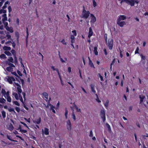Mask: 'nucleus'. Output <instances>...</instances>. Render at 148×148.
<instances>
[{"label":"nucleus","mask_w":148,"mask_h":148,"mask_svg":"<svg viewBox=\"0 0 148 148\" xmlns=\"http://www.w3.org/2000/svg\"><path fill=\"white\" fill-rule=\"evenodd\" d=\"M84 9L82 12V17L85 18H87L89 16L90 14L89 11H86L85 10L84 7H83Z\"/></svg>","instance_id":"f257e3e1"},{"label":"nucleus","mask_w":148,"mask_h":148,"mask_svg":"<svg viewBox=\"0 0 148 148\" xmlns=\"http://www.w3.org/2000/svg\"><path fill=\"white\" fill-rule=\"evenodd\" d=\"M106 43V45L109 47V49H112L113 46V40L112 39H109L108 42Z\"/></svg>","instance_id":"f03ea898"},{"label":"nucleus","mask_w":148,"mask_h":148,"mask_svg":"<svg viewBox=\"0 0 148 148\" xmlns=\"http://www.w3.org/2000/svg\"><path fill=\"white\" fill-rule=\"evenodd\" d=\"M5 79L10 84L12 83L13 81H15V79L12 77L7 76L5 77Z\"/></svg>","instance_id":"7ed1b4c3"},{"label":"nucleus","mask_w":148,"mask_h":148,"mask_svg":"<svg viewBox=\"0 0 148 148\" xmlns=\"http://www.w3.org/2000/svg\"><path fill=\"white\" fill-rule=\"evenodd\" d=\"M101 116L103 119V122L106 121L105 113L104 110H101Z\"/></svg>","instance_id":"20e7f679"},{"label":"nucleus","mask_w":148,"mask_h":148,"mask_svg":"<svg viewBox=\"0 0 148 148\" xmlns=\"http://www.w3.org/2000/svg\"><path fill=\"white\" fill-rule=\"evenodd\" d=\"M66 126L68 130H71V124L70 121L69 120L66 121Z\"/></svg>","instance_id":"39448f33"},{"label":"nucleus","mask_w":148,"mask_h":148,"mask_svg":"<svg viewBox=\"0 0 148 148\" xmlns=\"http://www.w3.org/2000/svg\"><path fill=\"white\" fill-rule=\"evenodd\" d=\"M116 23L117 24L121 27H123L126 24L125 22L124 21L117 20Z\"/></svg>","instance_id":"423d86ee"},{"label":"nucleus","mask_w":148,"mask_h":148,"mask_svg":"<svg viewBox=\"0 0 148 148\" xmlns=\"http://www.w3.org/2000/svg\"><path fill=\"white\" fill-rule=\"evenodd\" d=\"M126 18V16L124 15H120L117 20L121 21L124 20Z\"/></svg>","instance_id":"0eeeda50"},{"label":"nucleus","mask_w":148,"mask_h":148,"mask_svg":"<svg viewBox=\"0 0 148 148\" xmlns=\"http://www.w3.org/2000/svg\"><path fill=\"white\" fill-rule=\"evenodd\" d=\"M90 15L92 17L90 22L92 23H94L96 21V17L92 14H91Z\"/></svg>","instance_id":"6e6552de"},{"label":"nucleus","mask_w":148,"mask_h":148,"mask_svg":"<svg viewBox=\"0 0 148 148\" xmlns=\"http://www.w3.org/2000/svg\"><path fill=\"white\" fill-rule=\"evenodd\" d=\"M90 86L92 92L94 94H95L96 92V91L95 89V85L93 84H91Z\"/></svg>","instance_id":"1a4fd4ad"},{"label":"nucleus","mask_w":148,"mask_h":148,"mask_svg":"<svg viewBox=\"0 0 148 148\" xmlns=\"http://www.w3.org/2000/svg\"><path fill=\"white\" fill-rule=\"evenodd\" d=\"M5 29L7 31H9L10 33H13L14 32L13 29L12 27H8L5 28Z\"/></svg>","instance_id":"9d476101"},{"label":"nucleus","mask_w":148,"mask_h":148,"mask_svg":"<svg viewBox=\"0 0 148 148\" xmlns=\"http://www.w3.org/2000/svg\"><path fill=\"white\" fill-rule=\"evenodd\" d=\"M93 32L92 29L91 27L89 28V32L88 34V37L90 38V37L92 35Z\"/></svg>","instance_id":"9b49d317"},{"label":"nucleus","mask_w":148,"mask_h":148,"mask_svg":"<svg viewBox=\"0 0 148 148\" xmlns=\"http://www.w3.org/2000/svg\"><path fill=\"white\" fill-rule=\"evenodd\" d=\"M18 96L19 99H20V101L23 103H24L23 99L21 95V92H18Z\"/></svg>","instance_id":"f8f14e48"},{"label":"nucleus","mask_w":148,"mask_h":148,"mask_svg":"<svg viewBox=\"0 0 148 148\" xmlns=\"http://www.w3.org/2000/svg\"><path fill=\"white\" fill-rule=\"evenodd\" d=\"M14 127L12 124H10L8 127V129L10 131H12L13 130Z\"/></svg>","instance_id":"ddd939ff"},{"label":"nucleus","mask_w":148,"mask_h":148,"mask_svg":"<svg viewBox=\"0 0 148 148\" xmlns=\"http://www.w3.org/2000/svg\"><path fill=\"white\" fill-rule=\"evenodd\" d=\"M13 67L12 66H8L6 68V70L9 72L12 71H13Z\"/></svg>","instance_id":"4468645a"},{"label":"nucleus","mask_w":148,"mask_h":148,"mask_svg":"<svg viewBox=\"0 0 148 148\" xmlns=\"http://www.w3.org/2000/svg\"><path fill=\"white\" fill-rule=\"evenodd\" d=\"M139 98L140 99V103H141L143 101L144 99L145 98V96L142 95H139Z\"/></svg>","instance_id":"2eb2a0df"},{"label":"nucleus","mask_w":148,"mask_h":148,"mask_svg":"<svg viewBox=\"0 0 148 148\" xmlns=\"http://www.w3.org/2000/svg\"><path fill=\"white\" fill-rule=\"evenodd\" d=\"M3 49L5 51H10L11 48L10 47L5 46L3 47Z\"/></svg>","instance_id":"dca6fc26"},{"label":"nucleus","mask_w":148,"mask_h":148,"mask_svg":"<svg viewBox=\"0 0 148 148\" xmlns=\"http://www.w3.org/2000/svg\"><path fill=\"white\" fill-rule=\"evenodd\" d=\"M6 93V92L5 90L3 88H2L1 91V93L4 96L5 98H6L5 96Z\"/></svg>","instance_id":"f3484780"},{"label":"nucleus","mask_w":148,"mask_h":148,"mask_svg":"<svg viewBox=\"0 0 148 148\" xmlns=\"http://www.w3.org/2000/svg\"><path fill=\"white\" fill-rule=\"evenodd\" d=\"M49 130L48 128H45L44 129V133L46 135H48L49 134Z\"/></svg>","instance_id":"a211bd4d"},{"label":"nucleus","mask_w":148,"mask_h":148,"mask_svg":"<svg viewBox=\"0 0 148 148\" xmlns=\"http://www.w3.org/2000/svg\"><path fill=\"white\" fill-rule=\"evenodd\" d=\"M12 95L14 96L16 99L18 100L19 99L18 94L17 93L13 92Z\"/></svg>","instance_id":"6ab92c4d"},{"label":"nucleus","mask_w":148,"mask_h":148,"mask_svg":"<svg viewBox=\"0 0 148 148\" xmlns=\"http://www.w3.org/2000/svg\"><path fill=\"white\" fill-rule=\"evenodd\" d=\"M71 43H74L75 42V40H74L75 37L73 35H71Z\"/></svg>","instance_id":"aec40b11"},{"label":"nucleus","mask_w":148,"mask_h":148,"mask_svg":"<svg viewBox=\"0 0 148 148\" xmlns=\"http://www.w3.org/2000/svg\"><path fill=\"white\" fill-rule=\"evenodd\" d=\"M41 121V118H39V119L38 120H37L36 121H33V122L34 123H36L37 124H39Z\"/></svg>","instance_id":"412c9836"},{"label":"nucleus","mask_w":148,"mask_h":148,"mask_svg":"<svg viewBox=\"0 0 148 148\" xmlns=\"http://www.w3.org/2000/svg\"><path fill=\"white\" fill-rule=\"evenodd\" d=\"M18 92H22V90L21 89V87L20 85L17 88Z\"/></svg>","instance_id":"4be33fe9"},{"label":"nucleus","mask_w":148,"mask_h":148,"mask_svg":"<svg viewBox=\"0 0 148 148\" xmlns=\"http://www.w3.org/2000/svg\"><path fill=\"white\" fill-rule=\"evenodd\" d=\"M6 101V100L3 98H0V103H4Z\"/></svg>","instance_id":"5701e85b"},{"label":"nucleus","mask_w":148,"mask_h":148,"mask_svg":"<svg viewBox=\"0 0 148 148\" xmlns=\"http://www.w3.org/2000/svg\"><path fill=\"white\" fill-rule=\"evenodd\" d=\"M47 99H48V94L46 92H43L42 94Z\"/></svg>","instance_id":"b1692460"},{"label":"nucleus","mask_w":148,"mask_h":148,"mask_svg":"<svg viewBox=\"0 0 148 148\" xmlns=\"http://www.w3.org/2000/svg\"><path fill=\"white\" fill-rule=\"evenodd\" d=\"M8 60L12 63H14L13 59L12 57H9L8 59Z\"/></svg>","instance_id":"393cba45"},{"label":"nucleus","mask_w":148,"mask_h":148,"mask_svg":"<svg viewBox=\"0 0 148 148\" xmlns=\"http://www.w3.org/2000/svg\"><path fill=\"white\" fill-rule=\"evenodd\" d=\"M94 52L95 54L96 55H98V52L97 51V47H95L94 48Z\"/></svg>","instance_id":"a878e982"},{"label":"nucleus","mask_w":148,"mask_h":148,"mask_svg":"<svg viewBox=\"0 0 148 148\" xmlns=\"http://www.w3.org/2000/svg\"><path fill=\"white\" fill-rule=\"evenodd\" d=\"M71 108L73 110L72 117L74 119V120H76V117H75V114L74 113V112H73L74 110L73 109V108H72V107H71Z\"/></svg>","instance_id":"bb28decb"},{"label":"nucleus","mask_w":148,"mask_h":148,"mask_svg":"<svg viewBox=\"0 0 148 148\" xmlns=\"http://www.w3.org/2000/svg\"><path fill=\"white\" fill-rule=\"evenodd\" d=\"M89 64L90 65V66L91 67L95 68L94 64L92 62L91 60H90V61H89Z\"/></svg>","instance_id":"cd10ccee"},{"label":"nucleus","mask_w":148,"mask_h":148,"mask_svg":"<svg viewBox=\"0 0 148 148\" xmlns=\"http://www.w3.org/2000/svg\"><path fill=\"white\" fill-rule=\"evenodd\" d=\"M0 58L3 59H5L6 58L5 55L3 54H2L0 55Z\"/></svg>","instance_id":"c85d7f7f"},{"label":"nucleus","mask_w":148,"mask_h":148,"mask_svg":"<svg viewBox=\"0 0 148 148\" xmlns=\"http://www.w3.org/2000/svg\"><path fill=\"white\" fill-rule=\"evenodd\" d=\"M109 101L108 100H107L106 102L104 104L106 108L108 107Z\"/></svg>","instance_id":"c756f323"},{"label":"nucleus","mask_w":148,"mask_h":148,"mask_svg":"<svg viewBox=\"0 0 148 148\" xmlns=\"http://www.w3.org/2000/svg\"><path fill=\"white\" fill-rule=\"evenodd\" d=\"M14 63L15 64H17V58L16 56V55H14Z\"/></svg>","instance_id":"7c9ffc66"},{"label":"nucleus","mask_w":148,"mask_h":148,"mask_svg":"<svg viewBox=\"0 0 148 148\" xmlns=\"http://www.w3.org/2000/svg\"><path fill=\"white\" fill-rule=\"evenodd\" d=\"M3 23L4 26V27L5 28L7 27L8 26V22H2Z\"/></svg>","instance_id":"2f4dec72"},{"label":"nucleus","mask_w":148,"mask_h":148,"mask_svg":"<svg viewBox=\"0 0 148 148\" xmlns=\"http://www.w3.org/2000/svg\"><path fill=\"white\" fill-rule=\"evenodd\" d=\"M7 97V98H6L7 100V101L9 102H11L12 101V99H11V97H10V96L7 97Z\"/></svg>","instance_id":"473e14b6"},{"label":"nucleus","mask_w":148,"mask_h":148,"mask_svg":"<svg viewBox=\"0 0 148 148\" xmlns=\"http://www.w3.org/2000/svg\"><path fill=\"white\" fill-rule=\"evenodd\" d=\"M65 116L66 117V119H67V116L68 113V111L66 108H65Z\"/></svg>","instance_id":"72a5a7b5"},{"label":"nucleus","mask_w":148,"mask_h":148,"mask_svg":"<svg viewBox=\"0 0 148 148\" xmlns=\"http://www.w3.org/2000/svg\"><path fill=\"white\" fill-rule=\"evenodd\" d=\"M1 113L3 117V118H5L6 117V114L5 112V111H3L1 112Z\"/></svg>","instance_id":"f704fd0d"},{"label":"nucleus","mask_w":148,"mask_h":148,"mask_svg":"<svg viewBox=\"0 0 148 148\" xmlns=\"http://www.w3.org/2000/svg\"><path fill=\"white\" fill-rule=\"evenodd\" d=\"M7 138L9 140H10L13 141H16L15 140H13L11 139V136H9V135H7Z\"/></svg>","instance_id":"c9c22d12"},{"label":"nucleus","mask_w":148,"mask_h":148,"mask_svg":"<svg viewBox=\"0 0 148 148\" xmlns=\"http://www.w3.org/2000/svg\"><path fill=\"white\" fill-rule=\"evenodd\" d=\"M4 53L8 56H10L11 55V53L9 51H5L4 52Z\"/></svg>","instance_id":"e433bc0d"},{"label":"nucleus","mask_w":148,"mask_h":148,"mask_svg":"<svg viewBox=\"0 0 148 148\" xmlns=\"http://www.w3.org/2000/svg\"><path fill=\"white\" fill-rule=\"evenodd\" d=\"M93 5L94 7H95L97 6L96 2L95 0H92Z\"/></svg>","instance_id":"4c0bfd02"},{"label":"nucleus","mask_w":148,"mask_h":148,"mask_svg":"<svg viewBox=\"0 0 148 148\" xmlns=\"http://www.w3.org/2000/svg\"><path fill=\"white\" fill-rule=\"evenodd\" d=\"M106 126L108 128V130L109 131H110L111 130V128L110 126L108 124V123H106Z\"/></svg>","instance_id":"58836bf2"},{"label":"nucleus","mask_w":148,"mask_h":148,"mask_svg":"<svg viewBox=\"0 0 148 148\" xmlns=\"http://www.w3.org/2000/svg\"><path fill=\"white\" fill-rule=\"evenodd\" d=\"M13 103L15 105H16L18 106H20V104L17 101H14L13 102Z\"/></svg>","instance_id":"ea45409f"},{"label":"nucleus","mask_w":148,"mask_h":148,"mask_svg":"<svg viewBox=\"0 0 148 148\" xmlns=\"http://www.w3.org/2000/svg\"><path fill=\"white\" fill-rule=\"evenodd\" d=\"M6 37H7V39L8 40L10 39L11 40H12L11 39V35H9L8 34H7L6 35Z\"/></svg>","instance_id":"a19ab883"},{"label":"nucleus","mask_w":148,"mask_h":148,"mask_svg":"<svg viewBox=\"0 0 148 148\" xmlns=\"http://www.w3.org/2000/svg\"><path fill=\"white\" fill-rule=\"evenodd\" d=\"M74 106L75 107V108L76 109L77 111V112H81L80 109H78L77 106H76L75 105Z\"/></svg>","instance_id":"79ce46f5"},{"label":"nucleus","mask_w":148,"mask_h":148,"mask_svg":"<svg viewBox=\"0 0 148 148\" xmlns=\"http://www.w3.org/2000/svg\"><path fill=\"white\" fill-rule=\"evenodd\" d=\"M6 11L5 10L3 9L1 10H0V14L2 13H6Z\"/></svg>","instance_id":"37998d69"},{"label":"nucleus","mask_w":148,"mask_h":148,"mask_svg":"<svg viewBox=\"0 0 148 148\" xmlns=\"http://www.w3.org/2000/svg\"><path fill=\"white\" fill-rule=\"evenodd\" d=\"M8 64L9 66H12L13 67H15V66L13 64L10 62L8 63Z\"/></svg>","instance_id":"c03bdc74"},{"label":"nucleus","mask_w":148,"mask_h":148,"mask_svg":"<svg viewBox=\"0 0 148 148\" xmlns=\"http://www.w3.org/2000/svg\"><path fill=\"white\" fill-rule=\"evenodd\" d=\"M61 42L64 45H66V43L65 42V41L64 39H63L61 41Z\"/></svg>","instance_id":"a18cd8bd"},{"label":"nucleus","mask_w":148,"mask_h":148,"mask_svg":"<svg viewBox=\"0 0 148 148\" xmlns=\"http://www.w3.org/2000/svg\"><path fill=\"white\" fill-rule=\"evenodd\" d=\"M15 110L18 112H19L20 110V108L18 107H16L15 108Z\"/></svg>","instance_id":"49530a36"},{"label":"nucleus","mask_w":148,"mask_h":148,"mask_svg":"<svg viewBox=\"0 0 148 148\" xmlns=\"http://www.w3.org/2000/svg\"><path fill=\"white\" fill-rule=\"evenodd\" d=\"M11 73L13 75H14L15 76H16V77H19L18 76V75L16 74V73L15 72H12Z\"/></svg>","instance_id":"de8ad7c7"},{"label":"nucleus","mask_w":148,"mask_h":148,"mask_svg":"<svg viewBox=\"0 0 148 148\" xmlns=\"http://www.w3.org/2000/svg\"><path fill=\"white\" fill-rule=\"evenodd\" d=\"M20 132L22 133H26L27 132L26 130L22 129H20Z\"/></svg>","instance_id":"09e8293b"},{"label":"nucleus","mask_w":148,"mask_h":148,"mask_svg":"<svg viewBox=\"0 0 148 148\" xmlns=\"http://www.w3.org/2000/svg\"><path fill=\"white\" fill-rule=\"evenodd\" d=\"M7 20V17H3V19H2V22H3L5 21H6Z\"/></svg>","instance_id":"8fccbe9b"},{"label":"nucleus","mask_w":148,"mask_h":148,"mask_svg":"<svg viewBox=\"0 0 148 148\" xmlns=\"http://www.w3.org/2000/svg\"><path fill=\"white\" fill-rule=\"evenodd\" d=\"M11 43L12 44V46L14 48L16 46V44L14 41H12L11 42Z\"/></svg>","instance_id":"3c124183"},{"label":"nucleus","mask_w":148,"mask_h":148,"mask_svg":"<svg viewBox=\"0 0 148 148\" xmlns=\"http://www.w3.org/2000/svg\"><path fill=\"white\" fill-rule=\"evenodd\" d=\"M11 52L12 53V54L13 55V56L16 55V52L14 50L12 49L11 51Z\"/></svg>","instance_id":"603ef678"},{"label":"nucleus","mask_w":148,"mask_h":148,"mask_svg":"<svg viewBox=\"0 0 148 148\" xmlns=\"http://www.w3.org/2000/svg\"><path fill=\"white\" fill-rule=\"evenodd\" d=\"M14 109H13V108H10L8 109V111L10 112H13V111H14Z\"/></svg>","instance_id":"864d4df0"},{"label":"nucleus","mask_w":148,"mask_h":148,"mask_svg":"<svg viewBox=\"0 0 148 148\" xmlns=\"http://www.w3.org/2000/svg\"><path fill=\"white\" fill-rule=\"evenodd\" d=\"M98 75L100 77L101 80L102 81L103 80V77L101 75L100 73L98 74Z\"/></svg>","instance_id":"5fc2aeb1"},{"label":"nucleus","mask_w":148,"mask_h":148,"mask_svg":"<svg viewBox=\"0 0 148 148\" xmlns=\"http://www.w3.org/2000/svg\"><path fill=\"white\" fill-rule=\"evenodd\" d=\"M22 94L23 96V98L24 99V101H25L26 100V99H25V92H22Z\"/></svg>","instance_id":"6e6d98bb"},{"label":"nucleus","mask_w":148,"mask_h":148,"mask_svg":"<svg viewBox=\"0 0 148 148\" xmlns=\"http://www.w3.org/2000/svg\"><path fill=\"white\" fill-rule=\"evenodd\" d=\"M89 136L90 137H92L93 136V134L92 130H91Z\"/></svg>","instance_id":"4d7b16f0"},{"label":"nucleus","mask_w":148,"mask_h":148,"mask_svg":"<svg viewBox=\"0 0 148 148\" xmlns=\"http://www.w3.org/2000/svg\"><path fill=\"white\" fill-rule=\"evenodd\" d=\"M139 50V48L138 47L136 49L135 51V54L138 53H139V52H138Z\"/></svg>","instance_id":"13d9d810"},{"label":"nucleus","mask_w":148,"mask_h":148,"mask_svg":"<svg viewBox=\"0 0 148 148\" xmlns=\"http://www.w3.org/2000/svg\"><path fill=\"white\" fill-rule=\"evenodd\" d=\"M72 32L73 33L74 36H76L77 33L76 32V31L75 30L73 31H72Z\"/></svg>","instance_id":"bf43d9fd"},{"label":"nucleus","mask_w":148,"mask_h":148,"mask_svg":"<svg viewBox=\"0 0 148 148\" xmlns=\"http://www.w3.org/2000/svg\"><path fill=\"white\" fill-rule=\"evenodd\" d=\"M9 93L10 92L9 91H7V92H6L5 94V95H6V97H7L10 96Z\"/></svg>","instance_id":"052dcab7"},{"label":"nucleus","mask_w":148,"mask_h":148,"mask_svg":"<svg viewBox=\"0 0 148 148\" xmlns=\"http://www.w3.org/2000/svg\"><path fill=\"white\" fill-rule=\"evenodd\" d=\"M20 123H21L22 124H23V125H24L26 127L28 128H29L28 126L25 123H24V122H21V121L20 122Z\"/></svg>","instance_id":"680f3d73"},{"label":"nucleus","mask_w":148,"mask_h":148,"mask_svg":"<svg viewBox=\"0 0 148 148\" xmlns=\"http://www.w3.org/2000/svg\"><path fill=\"white\" fill-rule=\"evenodd\" d=\"M8 12H9V13H10L11 12V11H12V9H11V6H9L8 8Z\"/></svg>","instance_id":"e2e57ef3"},{"label":"nucleus","mask_w":148,"mask_h":148,"mask_svg":"<svg viewBox=\"0 0 148 148\" xmlns=\"http://www.w3.org/2000/svg\"><path fill=\"white\" fill-rule=\"evenodd\" d=\"M140 56L142 59L143 60H145V56H143L142 54L140 55Z\"/></svg>","instance_id":"0e129e2a"},{"label":"nucleus","mask_w":148,"mask_h":148,"mask_svg":"<svg viewBox=\"0 0 148 148\" xmlns=\"http://www.w3.org/2000/svg\"><path fill=\"white\" fill-rule=\"evenodd\" d=\"M104 37H105V40L107 42V34H106L104 35Z\"/></svg>","instance_id":"69168bd1"},{"label":"nucleus","mask_w":148,"mask_h":148,"mask_svg":"<svg viewBox=\"0 0 148 148\" xmlns=\"http://www.w3.org/2000/svg\"><path fill=\"white\" fill-rule=\"evenodd\" d=\"M19 60L20 61L21 64H22V59L21 57H20L19 58Z\"/></svg>","instance_id":"338daca9"},{"label":"nucleus","mask_w":148,"mask_h":148,"mask_svg":"<svg viewBox=\"0 0 148 148\" xmlns=\"http://www.w3.org/2000/svg\"><path fill=\"white\" fill-rule=\"evenodd\" d=\"M17 73L20 76H22V75L21 74V72L19 71H17Z\"/></svg>","instance_id":"774afa93"}]
</instances>
